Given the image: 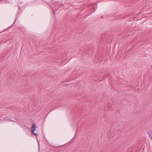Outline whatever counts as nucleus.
<instances>
[{"label":"nucleus","mask_w":152,"mask_h":152,"mask_svg":"<svg viewBox=\"0 0 152 152\" xmlns=\"http://www.w3.org/2000/svg\"><path fill=\"white\" fill-rule=\"evenodd\" d=\"M36 127H37L35 124H32V126L31 128V130H33V131H34L35 130Z\"/></svg>","instance_id":"obj_1"},{"label":"nucleus","mask_w":152,"mask_h":152,"mask_svg":"<svg viewBox=\"0 0 152 152\" xmlns=\"http://www.w3.org/2000/svg\"><path fill=\"white\" fill-rule=\"evenodd\" d=\"M32 133L33 134H35V133H34V131H33V130H31Z\"/></svg>","instance_id":"obj_2"},{"label":"nucleus","mask_w":152,"mask_h":152,"mask_svg":"<svg viewBox=\"0 0 152 152\" xmlns=\"http://www.w3.org/2000/svg\"><path fill=\"white\" fill-rule=\"evenodd\" d=\"M34 135H35V136H37L38 135V134H37V133H35V134H34Z\"/></svg>","instance_id":"obj_3"}]
</instances>
